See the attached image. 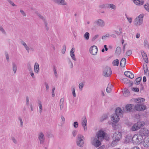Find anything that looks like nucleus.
Returning a JSON list of instances; mask_svg holds the SVG:
<instances>
[{
  "label": "nucleus",
  "mask_w": 149,
  "mask_h": 149,
  "mask_svg": "<svg viewBox=\"0 0 149 149\" xmlns=\"http://www.w3.org/2000/svg\"><path fill=\"white\" fill-rule=\"evenodd\" d=\"M99 139L96 137L93 138L92 140V143L96 147H99L101 144V142L99 140Z\"/></svg>",
  "instance_id": "obj_11"
},
{
  "label": "nucleus",
  "mask_w": 149,
  "mask_h": 149,
  "mask_svg": "<svg viewBox=\"0 0 149 149\" xmlns=\"http://www.w3.org/2000/svg\"><path fill=\"white\" fill-rule=\"evenodd\" d=\"M119 60L118 59H116L113 60L112 62L113 65V66H118L119 64Z\"/></svg>",
  "instance_id": "obj_30"
},
{
  "label": "nucleus",
  "mask_w": 149,
  "mask_h": 149,
  "mask_svg": "<svg viewBox=\"0 0 149 149\" xmlns=\"http://www.w3.org/2000/svg\"><path fill=\"white\" fill-rule=\"evenodd\" d=\"M144 7L149 12V5L148 4H145L144 6Z\"/></svg>",
  "instance_id": "obj_48"
},
{
  "label": "nucleus",
  "mask_w": 149,
  "mask_h": 149,
  "mask_svg": "<svg viewBox=\"0 0 149 149\" xmlns=\"http://www.w3.org/2000/svg\"><path fill=\"white\" fill-rule=\"evenodd\" d=\"M107 8H110L113 10H115L116 9V6L113 4H108Z\"/></svg>",
  "instance_id": "obj_28"
},
{
  "label": "nucleus",
  "mask_w": 149,
  "mask_h": 149,
  "mask_svg": "<svg viewBox=\"0 0 149 149\" xmlns=\"http://www.w3.org/2000/svg\"><path fill=\"white\" fill-rule=\"evenodd\" d=\"M126 18L128 20L129 22L130 23H131L132 22V19L131 18H129L128 17L126 14H125Z\"/></svg>",
  "instance_id": "obj_56"
},
{
  "label": "nucleus",
  "mask_w": 149,
  "mask_h": 149,
  "mask_svg": "<svg viewBox=\"0 0 149 149\" xmlns=\"http://www.w3.org/2000/svg\"><path fill=\"white\" fill-rule=\"evenodd\" d=\"M38 104L40 109V113H41L42 112V106L41 104V102L40 101H38Z\"/></svg>",
  "instance_id": "obj_36"
},
{
  "label": "nucleus",
  "mask_w": 149,
  "mask_h": 149,
  "mask_svg": "<svg viewBox=\"0 0 149 149\" xmlns=\"http://www.w3.org/2000/svg\"><path fill=\"white\" fill-rule=\"evenodd\" d=\"M143 14H141L137 17L134 20V24L136 26L141 25L143 23Z\"/></svg>",
  "instance_id": "obj_6"
},
{
  "label": "nucleus",
  "mask_w": 149,
  "mask_h": 149,
  "mask_svg": "<svg viewBox=\"0 0 149 149\" xmlns=\"http://www.w3.org/2000/svg\"><path fill=\"white\" fill-rule=\"evenodd\" d=\"M99 37V35H96L94 36L92 38V41H94L97 38Z\"/></svg>",
  "instance_id": "obj_53"
},
{
  "label": "nucleus",
  "mask_w": 149,
  "mask_h": 149,
  "mask_svg": "<svg viewBox=\"0 0 149 149\" xmlns=\"http://www.w3.org/2000/svg\"><path fill=\"white\" fill-rule=\"evenodd\" d=\"M66 46L65 45H63V49L61 50V52L62 54H64L66 51Z\"/></svg>",
  "instance_id": "obj_41"
},
{
  "label": "nucleus",
  "mask_w": 149,
  "mask_h": 149,
  "mask_svg": "<svg viewBox=\"0 0 149 149\" xmlns=\"http://www.w3.org/2000/svg\"><path fill=\"white\" fill-rule=\"evenodd\" d=\"M105 23L104 21L101 19L96 20L93 23V26L94 28H96L97 26L103 27L105 26Z\"/></svg>",
  "instance_id": "obj_4"
},
{
  "label": "nucleus",
  "mask_w": 149,
  "mask_h": 149,
  "mask_svg": "<svg viewBox=\"0 0 149 149\" xmlns=\"http://www.w3.org/2000/svg\"><path fill=\"white\" fill-rule=\"evenodd\" d=\"M75 51V48L74 47H73L71 49L70 52V54H72L74 53Z\"/></svg>",
  "instance_id": "obj_62"
},
{
  "label": "nucleus",
  "mask_w": 149,
  "mask_h": 149,
  "mask_svg": "<svg viewBox=\"0 0 149 149\" xmlns=\"http://www.w3.org/2000/svg\"><path fill=\"white\" fill-rule=\"evenodd\" d=\"M0 31L3 34L5 35L6 34V33L5 31L1 26H0Z\"/></svg>",
  "instance_id": "obj_40"
},
{
  "label": "nucleus",
  "mask_w": 149,
  "mask_h": 149,
  "mask_svg": "<svg viewBox=\"0 0 149 149\" xmlns=\"http://www.w3.org/2000/svg\"><path fill=\"white\" fill-rule=\"evenodd\" d=\"M84 86V84L82 83H81L79 85V88L81 90H82V88Z\"/></svg>",
  "instance_id": "obj_43"
},
{
  "label": "nucleus",
  "mask_w": 149,
  "mask_h": 149,
  "mask_svg": "<svg viewBox=\"0 0 149 149\" xmlns=\"http://www.w3.org/2000/svg\"><path fill=\"white\" fill-rule=\"evenodd\" d=\"M135 102L138 103H141V98L139 97V98H137L136 99Z\"/></svg>",
  "instance_id": "obj_52"
},
{
  "label": "nucleus",
  "mask_w": 149,
  "mask_h": 149,
  "mask_svg": "<svg viewBox=\"0 0 149 149\" xmlns=\"http://www.w3.org/2000/svg\"><path fill=\"white\" fill-rule=\"evenodd\" d=\"M141 79L142 78L141 77H139L136 78L135 80L136 82L135 83V84L137 85L139 84Z\"/></svg>",
  "instance_id": "obj_32"
},
{
  "label": "nucleus",
  "mask_w": 149,
  "mask_h": 149,
  "mask_svg": "<svg viewBox=\"0 0 149 149\" xmlns=\"http://www.w3.org/2000/svg\"><path fill=\"white\" fill-rule=\"evenodd\" d=\"M90 34L89 33L86 32L84 35V38L87 40H88L89 38Z\"/></svg>",
  "instance_id": "obj_34"
},
{
  "label": "nucleus",
  "mask_w": 149,
  "mask_h": 149,
  "mask_svg": "<svg viewBox=\"0 0 149 149\" xmlns=\"http://www.w3.org/2000/svg\"><path fill=\"white\" fill-rule=\"evenodd\" d=\"M141 52L145 62L146 63H148V61L147 54L143 50H141Z\"/></svg>",
  "instance_id": "obj_18"
},
{
  "label": "nucleus",
  "mask_w": 149,
  "mask_h": 149,
  "mask_svg": "<svg viewBox=\"0 0 149 149\" xmlns=\"http://www.w3.org/2000/svg\"><path fill=\"white\" fill-rule=\"evenodd\" d=\"M108 116L107 114H104L102 117H101L100 120L101 122H102L104 120L107 119Z\"/></svg>",
  "instance_id": "obj_27"
},
{
  "label": "nucleus",
  "mask_w": 149,
  "mask_h": 149,
  "mask_svg": "<svg viewBox=\"0 0 149 149\" xmlns=\"http://www.w3.org/2000/svg\"><path fill=\"white\" fill-rule=\"evenodd\" d=\"M38 139L40 140V143L41 144H43L45 140L44 135L42 132H40L38 134Z\"/></svg>",
  "instance_id": "obj_16"
},
{
  "label": "nucleus",
  "mask_w": 149,
  "mask_h": 149,
  "mask_svg": "<svg viewBox=\"0 0 149 149\" xmlns=\"http://www.w3.org/2000/svg\"><path fill=\"white\" fill-rule=\"evenodd\" d=\"M112 126L113 127L114 130H117V127H116L117 126L116 125V124H114L113 123H112Z\"/></svg>",
  "instance_id": "obj_61"
},
{
  "label": "nucleus",
  "mask_w": 149,
  "mask_h": 149,
  "mask_svg": "<svg viewBox=\"0 0 149 149\" xmlns=\"http://www.w3.org/2000/svg\"><path fill=\"white\" fill-rule=\"evenodd\" d=\"M132 54V51L131 50H129L127 51L126 53L127 56H130Z\"/></svg>",
  "instance_id": "obj_49"
},
{
  "label": "nucleus",
  "mask_w": 149,
  "mask_h": 149,
  "mask_svg": "<svg viewBox=\"0 0 149 149\" xmlns=\"http://www.w3.org/2000/svg\"><path fill=\"white\" fill-rule=\"evenodd\" d=\"M72 93L74 97H76V94L75 93V89L74 87H73L72 88Z\"/></svg>",
  "instance_id": "obj_50"
},
{
  "label": "nucleus",
  "mask_w": 149,
  "mask_h": 149,
  "mask_svg": "<svg viewBox=\"0 0 149 149\" xmlns=\"http://www.w3.org/2000/svg\"><path fill=\"white\" fill-rule=\"evenodd\" d=\"M73 126L74 127L77 128L78 127V123L77 122H75L74 123Z\"/></svg>",
  "instance_id": "obj_51"
},
{
  "label": "nucleus",
  "mask_w": 149,
  "mask_h": 149,
  "mask_svg": "<svg viewBox=\"0 0 149 149\" xmlns=\"http://www.w3.org/2000/svg\"><path fill=\"white\" fill-rule=\"evenodd\" d=\"M26 105L27 106L29 105V97L28 96H27L26 97Z\"/></svg>",
  "instance_id": "obj_60"
},
{
  "label": "nucleus",
  "mask_w": 149,
  "mask_h": 149,
  "mask_svg": "<svg viewBox=\"0 0 149 149\" xmlns=\"http://www.w3.org/2000/svg\"><path fill=\"white\" fill-rule=\"evenodd\" d=\"M130 94V92L129 90L126 88L124 89L123 92V95L125 97H127Z\"/></svg>",
  "instance_id": "obj_26"
},
{
  "label": "nucleus",
  "mask_w": 149,
  "mask_h": 149,
  "mask_svg": "<svg viewBox=\"0 0 149 149\" xmlns=\"http://www.w3.org/2000/svg\"><path fill=\"white\" fill-rule=\"evenodd\" d=\"M143 145L145 148L149 147V136H146L143 138Z\"/></svg>",
  "instance_id": "obj_12"
},
{
  "label": "nucleus",
  "mask_w": 149,
  "mask_h": 149,
  "mask_svg": "<svg viewBox=\"0 0 149 149\" xmlns=\"http://www.w3.org/2000/svg\"><path fill=\"white\" fill-rule=\"evenodd\" d=\"M112 74L111 68L109 67H106L103 72V75L105 77H109Z\"/></svg>",
  "instance_id": "obj_8"
},
{
  "label": "nucleus",
  "mask_w": 149,
  "mask_h": 149,
  "mask_svg": "<svg viewBox=\"0 0 149 149\" xmlns=\"http://www.w3.org/2000/svg\"><path fill=\"white\" fill-rule=\"evenodd\" d=\"M108 3L101 4L100 5L99 7L101 8H107Z\"/></svg>",
  "instance_id": "obj_38"
},
{
  "label": "nucleus",
  "mask_w": 149,
  "mask_h": 149,
  "mask_svg": "<svg viewBox=\"0 0 149 149\" xmlns=\"http://www.w3.org/2000/svg\"><path fill=\"white\" fill-rule=\"evenodd\" d=\"M111 84H109L107 87L106 88V91L107 93H110L111 91Z\"/></svg>",
  "instance_id": "obj_35"
},
{
  "label": "nucleus",
  "mask_w": 149,
  "mask_h": 149,
  "mask_svg": "<svg viewBox=\"0 0 149 149\" xmlns=\"http://www.w3.org/2000/svg\"><path fill=\"white\" fill-rule=\"evenodd\" d=\"M139 135H141L142 137L143 136L145 137L146 136H149L148 134L149 133V132L146 128H141L139 130Z\"/></svg>",
  "instance_id": "obj_10"
},
{
  "label": "nucleus",
  "mask_w": 149,
  "mask_h": 149,
  "mask_svg": "<svg viewBox=\"0 0 149 149\" xmlns=\"http://www.w3.org/2000/svg\"><path fill=\"white\" fill-rule=\"evenodd\" d=\"M145 124L144 122H138L134 124L132 128V130L135 131L138 130Z\"/></svg>",
  "instance_id": "obj_5"
},
{
  "label": "nucleus",
  "mask_w": 149,
  "mask_h": 149,
  "mask_svg": "<svg viewBox=\"0 0 149 149\" xmlns=\"http://www.w3.org/2000/svg\"><path fill=\"white\" fill-rule=\"evenodd\" d=\"M143 137L138 134H135L132 138V141L134 145H139L142 142Z\"/></svg>",
  "instance_id": "obj_2"
},
{
  "label": "nucleus",
  "mask_w": 149,
  "mask_h": 149,
  "mask_svg": "<svg viewBox=\"0 0 149 149\" xmlns=\"http://www.w3.org/2000/svg\"><path fill=\"white\" fill-rule=\"evenodd\" d=\"M28 69L29 71H31V65L30 63H29L28 64Z\"/></svg>",
  "instance_id": "obj_63"
},
{
  "label": "nucleus",
  "mask_w": 149,
  "mask_h": 149,
  "mask_svg": "<svg viewBox=\"0 0 149 149\" xmlns=\"http://www.w3.org/2000/svg\"><path fill=\"white\" fill-rule=\"evenodd\" d=\"M44 23L46 29L47 30H48L49 29V28L48 26H47V24L46 21L44 22Z\"/></svg>",
  "instance_id": "obj_64"
},
{
  "label": "nucleus",
  "mask_w": 149,
  "mask_h": 149,
  "mask_svg": "<svg viewBox=\"0 0 149 149\" xmlns=\"http://www.w3.org/2000/svg\"><path fill=\"white\" fill-rule=\"evenodd\" d=\"M13 68L14 72V73H15L17 70V67L15 63H13Z\"/></svg>",
  "instance_id": "obj_31"
},
{
  "label": "nucleus",
  "mask_w": 149,
  "mask_h": 149,
  "mask_svg": "<svg viewBox=\"0 0 149 149\" xmlns=\"http://www.w3.org/2000/svg\"><path fill=\"white\" fill-rule=\"evenodd\" d=\"M107 135L104 131L102 130H100L98 132L96 137L100 139V140H102L104 139H107Z\"/></svg>",
  "instance_id": "obj_7"
},
{
  "label": "nucleus",
  "mask_w": 149,
  "mask_h": 149,
  "mask_svg": "<svg viewBox=\"0 0 149 149\" xmlns=\"http://www.w3.org/2000/svg\"><path fill=\"white\" fill-rule=\"evenodd\" d=\"M11 140L13 141V142L15 144H17V141L15 139L14 137H12L11 138Z\"/></svg>",
  "instance_id": "obj_55"
},
{
  "label": "nucleus",
  "mask_w": 149,
  "mask_h": 149,
  "mask_svg": "<svg viewBox=\"0 0 149 149\" xmlns=\"http://www.w3.org/2000/svg\"><path fill=\"white\" fill-rule=\"evenodd\" d=\"M144 45L146 48L149 49V45L147 40H145L144 42Z\"/></svg>",
  "instance_id": "obj_29"
},
{
  "label": "nucleus",
  "mask_w": 149,
  "mask_h": 149,
  "mask_svg": "<svg viewBox=\"0 0 149 149\" xmlns=\"http://www.w3.org/2000/svg\"><path fill=\"white\" fill-rule=\"evenodd\" d=\"M21 43L22 45L24 48L26 49L27 50L28 53L29 52L30 49L29 47L27 46L26 43L23 41H21Z\"/></svg>",
  "instance_id": "obj_23"
},
{
  "label": "nucleus",
  "mask_w": 149,
  "mask_h": 149,
  "mask_svg": "<svg viewBox=\"0 0 149 149\" xmlns=\"http://www.w3.org/2000/svg\"><path fill=\"white\" fill-rule=\"evenodd\" d=\"M134 107V105L131 104L127 105L125 107L127 111H130L132 109L133 107Z\"/></svg>",
  "instance_id": "obj_24"
},
{
  "label": "nucleus",
  "mask_w": 149,
  "mask_h": 149,
  "mask_svg": "<svg viewBox=\"0 0 149 149\" xmlns=\"http://www.w3.org/2000/svg\"><path fill=\"white\" fill-rule=\"evenodd\" d=\"M144 71L145 74H147L148 75L149 74V71L148 70L147 67V68L146 69H145L144 68Z\"/></svg>",
  "instance_id": "obj_46"
},
{
  "label": "nucleus",
  "mask_w": 149,
  "mask_h": 149,
  "mask_svg": "<svg viewBox=\"0 0 149 149\" xmlns=\"http://www.w3.org/2000/svg\"><path fill=\"white\" fill-rule=\"evenodd\" d=\"M5 55L6 56V58L7 61L8 62L10 60H9V58L8 54V53L7 52H6L5 53Z\"/></svg>",
  "instance_id": "obj_47"
},
{
  "label": "nucleus",
  "mask_w": 149,
  "mask_h": 149,
  "mask_svg": "<svg viewBox=\"0 0 149 149\" xmlns=\"http://www.w3.org/2000/svg\"><path fill=\"white\" fill-rule=\"evenodd\" d=\"M64 101V99L63 98L61 99L60 102V107L61 110L63 108V102Z\"/></svg>",
  "instance_id": "obj_25"
},
{
  "label": "nucleus",
  "mask_w": 149,
  "mask_h": 149,
  "mask_svg": "<svg viewBox=\"0 0 149 149\" xmlns=\"http://www.w3.org/2000/svg\"><path fill=\"white\" fill-rule=\"evenodd\" d=\"M82 126L83 127L85 131H86L87 129V119L85 117L83 119L81 122Z\"/></svg>",
  "instance_id": "obj_15"
},
{
  "label": "nucleus",
  "mask_w": 149,
  "mask_h": 149,
  "mask_svg": "<svg viewBox=\"0 0 149 149\" xmlns=\"http://www.w3.org/2000/svg\"><path fill=\"white\" fill-rule=\"evenodd\" d=\"M98 49L95 45L92 46L90 49L89 51L91 54L93 55H95L97 53Z\"/></svg>",
  "instance_id": "obj_13"
},
{
  "label": "nucleus",
  "mask_w": 149,
  "mask_h": 149,
  "mask_svg": "<svg viewBox=\"0 0 149 149\" xmlns=\"http://www.w3.org/2000/svg\"><path fill=\"white\" fill-rule=\"evenodd\" d=\"M53 70L55 77H58V74L56 71V69L55 68H54Z\"/></svg>",
  "instance_id": "obj_54"
},
{
  "label": "nucleus",
  "mask_w": 149,
  "mask_h": 149,
  "mask_svg": "<svg viewBox=\"0 0 149 149\" xmlns=\"http://www.w3.org/2000/svg\"><path fill=\"white\" fill-rule=\"evenodd\" d=\"M18 120H19L20 122V126L21 127H23V121H22V120L21 118L20 117H19L18 118Z\"/></svg>",
  "instance_id": "obj_42"
},
{
  "label": "nucleus",
  "mask_w": 149,
  "mask_h": 149,
  "mask_svg": "<svg viewBox=\"0 0 149 149\" xmlns=\"http://www.w3.org/2000/svg\"><path fill=\"white\" fill-rule=\"evenodd\" d=\"M36 13L40 18L42 19L44 22L45 21V19L40 14H39L37 12H36Z\"/></svg>",
  "instance_id": "obj_39"
},
{
  "label": "nucleus",
  "mask_w": 149,
  "mask_h": 149,
  "mask_svg": "<svg viewBox=\"0 0 149 149\" xmlns=\"http://www.w3.org/2000/svg\"><path fill=\"white\" fill-rule=\"evenodd\" d=\"M121 51V48L120 47H118L116 49V53L119 55L120 54Z\"/></svg>",
  "instance_id": "obj_33"
},
{
  "label": "nucleus",
  "mask_w": 149,
  "mask_h": 149,
  "mask_svg": "<svg viewBox=\"0 0 149 149\" xmlns=\"http://www.w3.org/2000/svg\"><path fill=\"white\" fill-rule=\"evenodd\" d=\"M61 120H62V123L63 124L65 123V118L63 116H61Z\"/></svg>",
  "instance_id": "obj_59"
},
{
  "label": "nucleus",
  "mask_w": 149,
  "mask_h": 149,
  "mask_svg": "<svg viewBox=\"0 0 149 149\" xmlns=\"http://www.w3.org/2000/svg\"><path fill=\"white\" fill-rule=\"evenodd\" d=\"M126 63V60L125 58H123L120 62V65L121 67H124Z\"/></svg>",
  "instance_id": "obj_21"
},
{
  "label": "nucleus",
  "mask_w": 149,
  "mask_h": 149,
  "mask_svg": "<svg viewBox=\"0 0 149 149\" xmlns=\"http://www.w3.org/2000/svg\"><path fill=\"white\" fill-rule=\"evenodd\" d=\"M55 3L60 5H66V2L65 0H52Z\"/></svg>",
  "instance_id": "obj_17"
},
{
  "label": "nucleus",
  "mask_w": 149,
  "mask_h": 149,
  "mask_svg": "<svg viewBox=\"0 0 149 149\" xmlns=\"http://www.w3.org/2000/svg\"><path fill=\"white\" fill-rule=\"evenodd\" d=\"M118 141H116L115 139H113V141L111 143V145L113 147H114L116 146L117 142Z\"/></svg>",
  "instance_id": "obj_37"
},
{
  "label": "nucleus",
  "mask_w": 149,
  "mask_h": 149,
  "mask_svg": "<svg viewBox=\"0 0 149 149\" xmlns=\"http://www.w3.org/2000/svg\"><path fill=\"white\" fill-rule=\"evenodd\" d=\"M115 113L113 114L111 117V120L113 122H118L122 115V111L120 108H117L115 111Z\"/></svg>",
  "instance_id": "obj_1"
},
{
  "label": "nucleus",
  "mask_w": 149,
  "mask_h": 149,
  "mask_svg": "<svg viewBox=\"0 0 149 149\" xmlns=\"http://www.w3.org/2000/svg\"><path fill=\"white\" fill-rule=\"evenodd\" d=\"M122 137L121 133L119 132L116 131L113 134V139H115L116 141H119Z\"/></svg>",
  "instance_id": "obj_9"
},
{
  "label": "nucleus",
  "mask_w": 149,
  "mask_h": 149,
  "mask_svg": "<svg viewBox=\"0 0 149 149\" xmlns=\"http://www.w3.org/2000/svg\"><path fill=\"white\" fill-rule=\"evenodd\" d=\"M134 3L137 5H142L144 3L143 1H140L139 0H134Z\"/></svg>",
  "instance_id": "obj_22"
},
{
  "label": "nucleus",
  "mask_w": 149,
  "mask_h": 149,
  "mask_svg": "<svg viewBox=\"0 0 149 149\" xmlns=\"http://www.w3.org/2000/svg\"><path fill=\"white\" fill-rule=\"evenodd\" d=\"M8 2L12 6H16V5L12 1L10 0H8Z\"/></svg>",
  "instance_id": "obj_44"
},
{
  "label": "nucleus",
  "mask_w": 149,
  "mask_h": 149,
  "mask_svg": "<svg viewBox=\"0 0 149 149\" xmlns=\"http://www.w3.org/2000/svg\"><path fill=\"white\" fill-rule=\"evenodd\" d=\"M70 55L72 58V59L74 60V61H76V59L75 57V56L74 54V53L72 54H70Z\"/></svg>",
  "instance_id": "obj_45"
},
{
  "label": "nucleus",
  "mask_w": 149,
  "mask_h": 149,
  "mask_svg": "<svg viewBox=\"0 0 149 149\" xmlns=\"http://www.w3.org/2000/svg\"><path fill=\"white\" fill-rule=\"evenodd\" d=\"M77 133V131L76 130H74L72 132V134L73 136L75 137Z\"/></svg>",
  "instance_id": "obj_57"
},
{
  "label": "nucleus",
  "mask_w": 149,
  "mask_h": 149,
  "mask_svg": "<svg viewBox=\"0 0 149 149\" xmlns=\"http://www.w3.org/2000/svg\"><path fill=\"white\" fill-rule=\"evenodd\" d=\"M84 142V137L82 135L79 134L77 139V146L81 147L83 146Z\"/></svg>",
  "instance_id": "obj_3"
},
{
  "label": "nucleus",
  "mask_w": 149,
  "mask_h": 149,
  "mask_svg": "<svg viewBox=\"0 0 149 149\" xmlns=\"http://www.w3.org/2000/svg\"><path fill=\"white\" fill-rule=\"evenodd\" d=\"M134 108L136 110L140 111L145 110L146 109V106L142 104H137L135 105Z\"/></svg>",
  "instance_id": "obj_14"
},
{
  "label": "nucleus",
  "mask_w": 149,
  "mask_h": 149,
  "mask_svg": "<svg viewBox=\"0 0 149 149\" xmlns=\"http://www.w3.org/2000/svg\"><path fill=\"white\" fill-rule=\"evenodd\" d=\"M124 74L127 77L131 79H132L134 77V74L129 71H125L124 72Z\"/></svg>",
  "instance_id": "obj_19"
},
{
  "label": "nucleus",
  "mask_w": 149,
  "mask_h": 149,
  "mask_svg": "<svg viewBox=\"0 0 149 149\" xmlns=\"http://www.w3.org/2000/svg\"><path fill=\"white\" fill-rule=\"evenodd\" d=\"M20 12L24 16H26V14L23 10H20Z\"/></svg>",
  "instance_id": "obj_58"
},
{
  "label": "nucleus",
  "mask_w": 149,
  "mask_h": 149,
  "mask_svg": "<svg viewBox=\"0 0 149 149\" xmlns=\"http://www.w3.org/2000/svg\"><path fill=\"white\" fill-rule=\"evenodd\" d=\"M34 70L35 72L36 73H38L39 72V67L38 63H35L34 66Z\"/></svg>",
  "instance_id": "obj_20"
}]
</instances>
